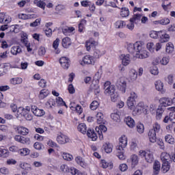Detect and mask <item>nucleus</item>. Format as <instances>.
Returning a JSON list of instances; mask_svg holds the SVG:
<instances>
[{"instance_id":"53","label":"nucleus","mask_w":175,"mask_h":175,"mask_svg":"<svg viewBox=\"0 0 175 175\" xmlns=\"http://www.w3.org/2000/svg\"><path fill=\"white\" fill-rule=\"evenodd\" d=\"M85 24H87V21L82 19L79 25V32H83L85 28Z\"/></svg>"},{"instance_id":"30","label":"nucleus","mask_w":175,"mask_h":175,"mask_svg":"<svg viewBox=\"0 0 175 175\" xmlns=\"http://www.w3.org/2000/svg\"><path fill=\"white\" fill-rule=\"evenodd\" d=\"M103 148L107 152V154H110L113 152V144L111 143L107 142L103 144Z\"/></svg>"},{"instance_id":"12","label":"nucleus","mask_w":175,"mask_h":175,"mask_svg":"<svg viewBox=\"0 0 175 175\" xmlns=\"http://www.w3.org/2000/svg\"><path fill=\"white\" fill-rule=\"evenodd\" d=\"M107 127L103 124H100L99 126L96 127V132H97L100 140H103V133L107 132Z\"/></svg>"},{"instance_id":"55","label":"nucleus","mask_w":175,"mask_h":175,"mask_svg":"<svg viewBox=\"0 0 175 175\" xmlns=\"http://www.w3.org/2000/svg\"><path fill=\"white\" fill-rule=\"evenodd\" d=\"M102 78V70H99L94 77V80L96 81V83H99L100 79Z\"/></svg>"},{"instance_id":"3","label":"nucleus","mask_w":175,"mask_h":175,"mask_svg":"<svg viewBox=\"0 0 175 175\" xmlns=\"http://www.w3.org/2000/svg\"><path fill=\"white\" fill-rule=\"evenodd\" d=\"M18 114L20 116H23L27 121H32L33 120V116L31 113V107H25V108L23 107H20L18 108Z\"/></svg>"},{"instance_id":"1","label":"nucleus","mask_w":175,"mask_h":175,"mask_svg":"<svg viewBox=\"0 0 175 175\" xmlns=\"http://www.w3.org/2000/svg\"><path fill=\"white\" fill-rule=\"evenodd\" d=\"M144 49V43L142 41H137L135 43H129L127 44V50L129 53H138L139 51H142Z\"/></svg>"},{"instance_id":"49","label":"nucleus","mask_w":175,"mask_h":175,"mask_svg":"<svg viewBox=\"0 0 175 175\" xmlns=\"http://www.w3.org/2000/svg\"><path fill=\"white\" fill-rule=\"evenodd\" d=\"M91 88L96 94H99V92H100V88H99V85L98 83L95 84L92 83L91 85Z\"/></svg>"},{"instance_id":"33","label":"nucleus","mask_w":175,"mask_h":175,"mask_svg":"<svg viewBox=\"0 0 175 175\" xmlns=\"http://www.w3.org/2000/svg\"><path fill=\"white\" fill-rule=\"evenodd\" d=\"M23 50L20 46H14L11 48L10 53L12 55H17V54H21Z\"/></svg>"},{"instance_id":"42","label":"nucleus","mask_w":175,"mask_h":175,"mask_svg":"<svg viewBox=\"0 0 175 175\" xmlns=\"http://www.w3.org/2000/svg\"><path fill=\"white\" fill-rule=\"evenodd\" d=\"M165 141L166 143H168V144H174V138L170 134H167L165 136Z\"/></svg>"},{"instance_id":"51","label":"nucleus","mask_w":175,"mask_h":175,"mask_svg":"<svg viewBox=\"0 0 175 175\" xmlns=\"http://www.w3.org/2000/svg\"><path fill=\"white\" fill-rule=\"evenodd\" d=\"M11 84H13L14 85H16L17 84H21L23 83V79L20 77H16V78H12L10 80Z\"/></svg>"},{"instance_id":"34","label":"nucleus","mask_w":175,"mask_h":175,"mask_svg":"<svg viewBox=\"0 0 175 175\" xmlns=\"http://www.w3.org/2000/svg\"><path fill=\"white\" fill-rule=\"evenodd\" d=\"M50 94V92L47 89H43L40 90V94L38 95L39 99H44L45 98H47L49 95Z\"/></svg>"},{"instance_id":"63","label":"nucleus","mask_w":175,"mask_h":175,"mask_svg":"<svg viewBox=\"0 0 175 175\" xmlns=\"http://www.w3.org/2000/svg\"><path fill=\"white\" fill-rule=\"evenodd\" d=\"M70 172L72 175H81V172L73 167L70 169Z\"/></svg>"},{"instance_id":"29","label":"nucleus","mask_w":175,"mask_h":175,"mask_svg":"<svg viewBox=\"0 0 175 175\" xmlns=\"http://www.w3.org/2000/svg\"><path fill=\"white\" fill-rule=\"evenodd\" d=\"M142 17V14H135L133 17L130 18L129 21H131V23H134L135 24H137L138 23H140Z\"/></svg>"},{"instance_id":"37","label":"nucleus","mask_w":175,"mask_h":175,"mask_svg":"<svg viewBox=\"0 0 175 175\" xmlns=\"http://www.w3.org/2000/svg\"><path fill=\"white\" fill-rule=\"evenodd\" d=\"M119 144L122 147H126L128 146V137L122 135L119 139Z\"/></svg>"},{"instance_id":"45","label":"nucleus","mask_w":175,"mask_h":175,"mask_svg":"<svg viewBox=\"0 0 175 175\" xmlns=\"http://www.w3.org/2000/svg\"><path fill=\"white\" fill-rule=\"evenodd\" d=\"M9 157V151L5 148H0V158H8Z\"/></svg>"},{"instance_id":"19","label":"nucleus","mask_w":175,"mask_h":175,"mask_svg":"<svg viewBox=\"0 0 175 175\" xmlns=\"http://www.w3.org/2000/svg\"><path fill=\"white\" fill-rule=\"evenodd\" d=\"M3 23H5V24H9L10 23H12V17L7 16L6 14L3 12L0 13V24H3Z\"/></svg>"},{"instance_id":"4","label":"nucleus","mask_w":175,"mask_h":175,"mask_svg":"<svg viewBox=\"0 0 175 175\" xmlns=\"http://www.w3.org/2000/svg\"><path fill=\"white\" fill-rule=\"evenodd\" d=\"M138 155L141 158H144L148 163H152L154 161V154L150 150H141L139 151Z\"/></svg>"},{"instance_id":"56","label":"nucleus","mask_w":175,"mask_h":175,"mask_svg":"<svg viewBox=\"0 0 175 175\" xmlns=\"http://www.w3.org/2000/svg\"><path fill=\"white\" fill-rule=\"evenodd\" d=\"M33 3L38 6V8H41V9H44L46 3L42 1L34 0Z\"/></svg>"},{"instance_id":"57","label":"nucleus","mask_w":175,"mask_h":175,"mask_svg":"<svg viewBox=\"0 0 175 175\" xmlns=\"http://www.w3.org/2000/svg\"><path fill=\"white\" fill-rule=\"evenodd\" d=\"M56 103L57 106H65L66 108H68V106L66 105V103H64V99L61 97H58L56 99Z\"/></svg>"},{"instance_id":"10","label":"nucleus","mask_w":175,"mask_h":175,"mask_svg":"<svg viewBox=\"0 0 175 175\" xmlns=\"http://www.w3.org/2000/svg\"><path fill=\"white\" fill-rule=\"evenodd\" d=\"M159 39L161 43H166L170 40V36L166 31L162 30L159 31Z\"/></svg>"},{"instance_id":"43","label":"nucleus","mask_w":175,"mask_h":175,"mask_svg":"<svg viewBox=\"0 0 175 175\" xmlns=\"http://www.w3.org/2000/svg\"><path fill=\"white\" fill-rule=\"evenodd\" d=\"M75 161L78 165H80L82 167H84L85 166V161H84V159L83 157L78 156L75 158Z\"/></svg>"},{"instance_id":"20","label":"nucleus","mask_w":175,"mask_h":175,"mask_svg":"<svg viewBox=\"0 0 175 175\" xmlns=\"http://www.w3.org/2000/svg\"><path fill=\"white\" fill-rule=\"evenodd\" d=\"M70 60L66 57H62L59 59V64L64 69H68L69 68V63Z\"/></svg>"},{"instance_id":"24","label":"nucleus","mask_w":175,"mask_h":175,"mask_svg":"<svg viewBox=\"0 0 175 175\" xmlns=\"http://www.w3.org/2000/svg\"><path fill=\"white\" fill-rule=\"evenodd\" d=\"M120 112L118 109L113 111L112 113H111V118L116 122H120Z\"/></svg>"},{"instance_id":"64","label":"nucleus","mask_w":175,"mask_h":175,"mask_svg":"<svg viewBox=\"0 0 175 175\" xmlns=\"http://www.w3.org/2000/svg\"><path fill=\"white\" fill-rule=\"evenodd\" d=\"M20 167H21V169H23L24 170H31V167L29 164L27 163H22L20 165Z\"/></svg>"},{"instance_id":"47","label":"nucleus","mask_w":175,"mask_h":175,"mask_svg":"<svg viewBox=\"0 0 175 175\" xmlns=\"http://www.w3.org/2000/svg\"><path fill=\"white\" fill-rule=\"evenodd\" d=\"M125 25H126V23L124 21H117L115 23L116 28L122 29V28L125 27Z\"/></svg>"},{"instance_id":"38","label":"nucleus","mask_w":175,"mask_h":175,"mask_svg":"<svg viewBox=\"0 0 175 175\" xmlns=\"http://www.w3.org/2000/svg\"><path fill=\"white\" fill-rule=\"evenodd\" d=\"M55 106V100L54 98H49L45 103V107L46 109H53V107Z\"/></svg>"},{"instance_id":"25","label":"nucleus","mask_w":175,"mask_h":175,"mask_svg":"<svg viewBox=\"0 0 175 175\" xmlns=\"http://www.w3.org/2000/svg\"><path fill=\"white\" fill-rule=\"evenodd\" d=\"M118 84L120 87L121 91L122 92L125 93V91L126 90V81H125L124 78H120L118 81Z\"/></svg>"},{"instance_id":"23","label":"nucleus","mask_w":175,"mask_h":175,"mask_svg":"<svg viewBox=\"0 0 175 175\" xmlns=\"http://www.w3.org/2000/svg\"><path fill=\"white\" fill-rule=\"evenodd\" d=\"M148 137L149 139V142L150 143H156L157 142V133H154L152 130H149L148 133Z\"/></svg>"},{"instance_id":"15","label":"nucleus","mask_w":175,"mask_h":175,"mask_svg":"<svg viewBox=\"0 0 175 175\" xmlns=\"http://www.w3.org/2000/svg\"><path fill=\"white\" fill-rule=\"evenodd\" d=\"M123 66H128L131 64V55L129 54H122L120 56Z\"/></svg>"},{"instance_id":"54","label":"nucleus","mask_w":175,"mask_h":175,"mask_svg":"<svg viewBox=\"0 0 175 175\" xmlns=\"http://www.w3.org/2000/svg\"><path fill=\"white\" fill-rule=\"evenodd\" d=\"M150 73L153 76H158V75H159V70H158V67L154 66L150 68Z\"/></svg>"},{"instance_id":"61","label":"nucleus","mask_w":175,"mask_h":175,"mask_svg":"<svg viewBox=\"0 0 175 175\" xmlns=\"http://www.w3.org/2000/svg\"><path fill=\"white\" fill-rule=\"evenodd\" d=\"M146 48L150 51V53H154V50H155V45H154L153 42H148L146 44Z\"/></svg>"},{"instance_id":"32","label":"nucleus","mask_w":175,"mask_h":175,"mask_svg":"<svg viewBox=\"0 0 175 175\" xmlns=\"http://www.w3.org/2000/svg\"><path fill=\"white\" fill-rule=\"evenodd\" d=\"M87 135L88 136V137L92 139L93 142H96V140L98 139V135L95 133V132L92 129H88L87 131Z\"/></svg>"},{"instance_id":"40","label":"nucleus","mask_w":175,"mask_h":175,"mask_svg":"<svg viewBox=\"0 0 175 175\" xmlns=\"http://www.w3.org/2000/svg\"><path fill=\"white\" fill-rule=\"evenodd\" d=\"M161 172L162 173H167L169 170H170V163H163L161 166Z\"/></svg>"},{"instance_id":"39","label":"nucleus","mask_w":175,"mask_h":175,"mask_svg":"<svg viewBox=\"0 0 175 175\" xmlns=\"http://www.w3.org/2000/svg\"><path fill=\"white\" fill-rule=\"evenodd\" d=\"M174 51V45L172 42H168L166 44L165 51L167 54H172Z\"/></svg>"},{"instance_id":"7","label":"nucleus","mask_w":175,"mask_h":175,"mask_svg":"<svg viewBox=\"0 0 175 175\" xmlns=\"http://www.w3.org/2000/svg\"><path fill=\"white\" fill-rule=\"evenodd\" d=\"M125 148L126 146H122L120 144L119 146H116V157H118V158L120 161H125L126 158V157H125V154H124L125 153V150H124V148Z\"/></svg>"},{"instance_id":"18","label":"nucleus","mask_w":175,"mask_h":175,"mask_svg":"<svg viewBox=\"0 0 175 175\" xmlns=\"http://www.w3.org/2000/svg\"><path fill=\"white\" fill-rule=\"evenodd\" d=\"M98 45V42L95 41L94 39L90 38V40L85 42V48L87 51H90L92 47H95V46Z\"/></svg>"},{"instance_id":"58","label":"nucleus","mask_w":175,"mask_h":175,"mask_svg":"<svg viewBox=\"0 0 175 175\" xmlns=\"http://www.w3.org/2000/svg\"><path fill=\"white\" fill-rule=\"evenodd\" d=\"M137 131L138 133H144V125L142 123H138L137 124Z\"/></svg>"},{"instance_id":"21","label":"nucleus","mask_w":175,"mask_h":175,"mask_svg":"<svg viewBox=\"0 0 175 175\" xmlns=\"http://www.w3.org/2000/svg\"><path fill=\"white\" fill-rule=\"evenodd\" d=\"M159 172H161V163L155 160L153 163V175L159 174Z\"/></svg>"},{"instance_id":"13","label":"nucleus","mask_w":175,"mask_h":175,"mask_svg":"<svg viewBox=\"0 0 175 175\" xmlns=\"http://www.w3.org/2000/svg\"><path fill=\"white\" fill-rule=\"evenodd\" d=\"M56 140L59 144H66L69 143V137L63 133H59L57 135Z\"/></svg>"},{"instance_id":"27","label":"nucleus","mask_w":175,"mask_h":175,"mask_svg":"<svg viewBox=\"0 0 175 175\" xmlns=\"http://www.w3.org/2000/svg\"><path fill=\"white\" fill-rule=\"evenodd\" d=\"M124 122L129 126V128H133L135 125H136L135 120L131 116L126 117L124 118Z\"/></svg>"},{"instance_id":"41","label":"nucleus","mask_w":175,"mask_h":175,"mask_svg":"<svg viewBox=\"0 0 175 175\" xmlns=\"http://www.w3.org/2000/svg\"><path fill=\"white\" fill-rule=\"evenodd\" d=\"M78 131L81 132V133H83V135L85 133H87V126L84 123L79 124L77 126Z\"/></svg>"},{"instance_id":"31","label":"nucleus","mask_w":175,"mask_h":175,"mask_svg":"<svg viewBox=\"0 0 175 175\" xmlns=\"http://www.w3.org/2000/svg\"><path fill=\"white\" fill-rule=\"evenodd\" d=\"M170 159H172V158L170 157V154H169L167 152L161 153V160L163 163H169L170 162Z\"/></svg>"},{"instance_id":"5","label":"nucleus","mask_w":175,"mask_h":175,"mask_svg":"<svg viewBox=\"0 0 175 175\" xmlns=\"http://www.w3.org/2000/svg\"><path fill=\"white\" fill-rule=\"evenodd\" d=\"M136 99H137V94H136L135 92H131L126 102L127 106L130 110H133L136 105Z\"/></svg>"},{"instance_id":"11","label":"nucleus","mask_w":175,"mask_h":175,"mask_svg":"<svg viewBox=\"0 0 175 175\" xmlns=\"http://www.w3.org/2000/svg\"><path fill=\"white\" fill-rule=\"evenodd\" d=\"M14 140L16 142H18V143H21L22 144H31V139H29V137H25L16 135L14 136Z\"/></svg>"},{"instance_id":"6","label":"nucleus","mask_w":175,"mask_h":175,"mask_svg":"<svg viewBox=\"0 0 175 175\" xmlns=\"http://www.w3.org/2000/svg\"><path fill=\"white\" fill-rule=\"evenodd\" d=\"M160 105L163 107H167V106H172L175 102V97L172 99L169 97H162L159 100Z\"/></svg>"},{"instance_id":"14","label":"nucleus","mask_w":175,"mask_h":175,"mask_svg":"<svg viewBox=\"0 0 175 175\" xmlns=\"http://www.w3.org/2000/svg\"><path fill=\"white\" fill-rule=\"evenodd\" d=\"M127 162L131 163V167H135L139 165V156L137 154H131L129 159L127 160Z\"/></svg>"},{"instance_id":"28","label":"nucleus","mask_w":175,"mask_h":175,"mask_svg":"<svg viewBox=\"0 0 175 175\" xmlns=\"http://www.w3.org/2000/svg\"><path fill=\"white\" fill-rule=\"evenodd\" d=\"M155 88L157 91L163 94L165 90H163V83L161 80H158L154 83Z\"/></svg>"},{"instance_id":"52","label":"nucleus","mask_w":175,"mask_h":175,"mask_svg":"<svg viewBox=\"0 0 175 175\" xmlns=\"http://www.w3.org/2000/svg\"><path fill=\"white\" fill-rule=\"evenodd\" d=\"M120 15L122 17H128V16H129V9L126 8H122Z\"/></svg>"},{"instance_id":"9","label":"nucleus","mask_w":175,"mask_h":175,"mask_svg":"<svg viewBox=\"0 0 175 175\" xmlns=\"http://www.w3.org/2000/svg\"><path fill=\"white\" fill-rule=\"evenodd\" d=\"M80 64L82 66H84V65H94L95 60L92 56L87 55L83 58L82 61L80 62Z\"/></svg>"},{"instance_id":"16","label":"nucleus","mask_w":175,"mask_h":175,"mask_svg":"<svg viewBox=\"0 0 175 175\" xmlns=\"http://www.w3.org/2000/svg\"><path fill=\"white\" fill-rule=\"evenodd\" d=\"M31 110L33 114H34V116L36 117H42V116L44 114V111L43 109H40L35 105H32L31 107Z\"/></svg>"},{"instance_id":"48","label":"nucleus","mask_w":175,"mask_h":175,"mask_svg":"<svg viewBox=\"0 0 175 175\" xmlns=\"http://www.w3.org/2000/svg\"><path fill=\"white\" fill-rule=\"evenodd\" d=\"M150 131H153L155 133H159L161 131V124L158 122H155L153 124L152 129H151Z\"/></svg>"},{"instance_id":"59","label":"nucleus","mask_w":175,"mask_h":175,"mask_svg":"<svg viewBox=\"0 0 175 175\" xmlns=\"http://www.w3.org/2000/svg\"><path fill=\"white\" fill-rule=\"evenodd\" d=\"M103 53L100 51L99 49H96L93 53L94 58H100L102 55H103Z\"/></svg>"},{"instance_id":"44","label":"nucleus","mask_w":175,"mask_h":175,"mask_svg":"<svg viewBox=\"0 0 175 175\" xmlns=\"http://www.w3.org/2000/svg\"><path fill=\"white\" fill-rule=\"evenodd\" d=\"M73 31H75V27H66L64 29H63V33L68 36L70 35L72 33V32H73Z\"/></svg>"},{"instance_id":"62","label":"nucleus","mask_w":175,"mask_h":175,"mask_svg":"<svg viewBox=\"0 0 175 175\" xmlns=\"http://www.w3.org/2000/svg\"><path fill=\"white\" fill-rule=\"evenodd\" d=\"M98 107H99V103H98V101H96V100H94L90 104V109H91V110H96Z\"/></svg>"},{"instance_id":"17","label":"nucleus","mask_w":175,"mask_h":175,"mask_svg":"<svg viewBox=\"0 0 175 175\" xmlns=\"http://www.w3.org/2000/svg\"><path fill=\"white\" fill-rule=\"evenodd\" d=\"M135 57L139 59H144L150 57V53L144 48L143 50L139 51L137 53L135 54Z\"/></svg>"},{"instance_id":"26","label":"nucleus","mask_w":175,"mask_h":175,"mask_svg":"<svg viewBox=\"0 0 175 175\" xmlns=\"http://www.w3.org/2000/svg\"><path fill=\"white\" fill-rule=\"evenodd\" d=\"M16 129H17L18 133L19 135H22V136H27V135L29 133V129L24 126H18Z\"/></svg>"},{"instance_id":"2","label":"nucleus","mask_w":175,"mask_h":175,"mask_svg":"<svg viewBox=\"0 0 175 175\" xmlns=\"http://www.w3.org/2000/svg\"><path fill=\"white\" fill-rule=\"evenodd\" d=\"M132 114L133 116H137V114H148V106L143 102H139L135 107L133 109Z\"/></svg>"},{"instance_id":"50","label":"nucleus","mask_w":175,"mask_h":175,"mask_svg":"<svg viewBox=\"0 0 175 175\" xmlns=\"http://www.w3.org/2000/svg\"><path fill=\"white\" fill-rule=\"evenodd\" d=\"M62 156L65 161H73V156L69 153L62 152Z\"/></svg>"},{"instance_id":"22","label":"nucleus","mask_w":175,"mask_h":175,"mask_svg":"<svg viewBox=\"0 0 175 175\" xmlns=\"http://www.w3.org/2000/svg\"><path fill=\"white\" fill-rule=\"evenodd\" d=\"M137 71L134 69L131 68L129 72V77L131 80V81H136L137 80Z\"/></svg>"},{"instance_id":"36","label":"nucleus","mask_w":175,"mask_h":175,"mask_svg":"<svg viewBox=\"0 0 175 175\" xmlns=\"http://www.w3.org/2000/svg\"><path fill=\"white\" fill-rule=\"evenodd\" d=\"M62 44L64 49H68V47L72 44V41H70L69 37H66L62 39Z\"/></svg>"},{"instance_id":"60","label":"nucleus","mask_w":175,"mask_h":175,"mask_svg":"<svg viewBox=\"0 0 175 175\" xmlns=\"http://www.w3.org/2000/svg\"><path fill=\"white\" fill-rule=\"evenodd\" d=\"M18 17L21 20H29V18H32L33 16L31 14H21L18 15Z\"/></svg>"},{"instance_id":"46","label":"nucleus","mask_w":175,"mask_h":175,"mask_svg":"<svg viewBox=\"0 0 175 175\" xmlns=\"http://www.w3.org/2000/svg\"><path fill=\"white\" fill-rule=\"evenodd\" d=\"M30 152L31 150H29V149H28L27 148H23L18 150V153L20 154V155H22L23 157H25L26 155H29Z\"/></svg>"},{"instance_id":"8","label":"nucleus","mask_w":175,"mask_h":175,"mask_svg":"<svg viewBox=\"0 0 175 175\" xmlns=\"http://www.w3.org/2000/svg\"><path fill=\"white\" fill-rule=\"evenodd\" d=\"M104 90L105 95L111 96L116 92L114 85L110 84V81H106L104 84Z\"/></svg>"},{"instance_id":"35","label":"nucleus","mask_w":175,"mask_h":175,"mask_svg":"<svg viewBox=\"0 0 175 175\" xmlns=\"http://www.w3.org/2000/svg\"><path fill=\"white\" fill-rule=\"evenodd\" d=\"M105 116L102 112H98L96 116L97 124H105Z\"/></svg>"}]
</instances>
